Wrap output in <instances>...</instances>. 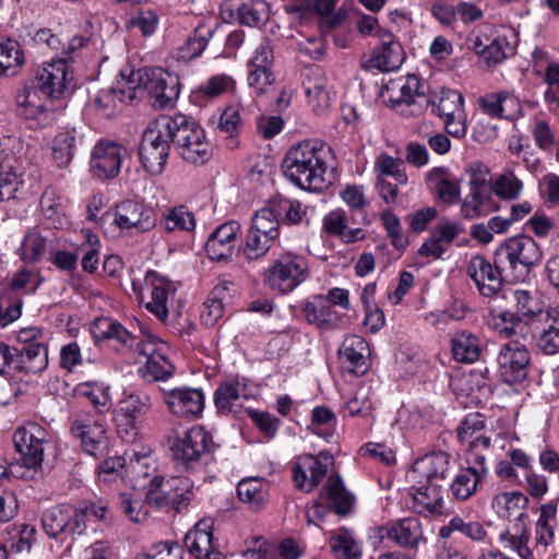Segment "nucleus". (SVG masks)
Listing matches in <instances>:
<instances>
[{"label": "nucleus", "instance_id": "6ab92c4d", "mask_svg": "<svg viewBox=\"0 0 559 559\" xmlns=\"http://www.w3.org/2000/svg\"><path fill=\"white\" fill-rule=\"evenodd\" d=\"M81 513H76V508L69 504L53 506L41 515V525L45 533L57 538L62 534H83L86 530V523L81 521Z\"/></svg>", "mask_w": 559, "mask_h": 559}, {"label": "nucleus", "instance_id": "b1692460", "mask_svg": "<svg viewBox=\"0 0 559 559\" xmlns=\"http://www.w3.org/2000/svg\"><path fill=\"white\" fill-rule=\"evenodd\" d=\"M486 427L485 416L479 413H471L464 417L456 429L457 439L461 444L467 447V457H472L477 453L485 456L490 449L491 439L489 437L478 435Z\"/></svg>", "mask_w": 559, "mask_h": 559}, {"label": "nucleus", "instance_id": "774afa93", "mask_svg": "<svg viewBox=\"0 0 559 559\" xmlns=\"http://www.w3.org/2000/svg\"><path fill=\"white\" fill-rule=\"evenodd\" d=\"M47 241L46 238L38 231H29L22 245L24 259L36 262L40 260L46 252Z\"/></svg>", "mask_w": 559, "mask_h": 559}, {"label": "nucleus", "instance_id": "69168bd1", "mask_svg": "<svg viewBox=\"0 0 559 559\" xmlns=\"http://www.w3.org/2000/svg\"><path fill=\"white\" fill-rule=\"evenodd\" d=\"M115 223L121 229H129L140 224L139 204L135 201L127 200L117 205Z\"/></svg>", "mask_w": 559, "mask_h": 559}, {"label": "nucleus", "instance_id": "2f4dec72", "mask_svg": "<svg viewBox=\"0 0 559 559\" xmlns=\"http://www.w3.org/2000/svg\"><path fill=\"white\" fill-rule=\"evenodd\" d=\"M71 431L73 436L81 440V445L87 454L99 456L107 450L108 439L105 427L100 423L75 420L72 424Z\"/></svg>", "mask_w": 559, "mask_h": 559}, {"label": "nucleus", "instance_id": "4d7b16f0", "mask_svg": "<svg viewBox=\"0 0 559 559\" xmlns=\"http://www.w3.org/2000/svg\"><path fill=\"white\" fill-rule=\"evenodd\" d=\"M337 419L332 409L317 406L312 411L309 429L324 439H330L336 429Z\"/></svg>", "mask_w": 559, "mask_h": 559}, {"label": "nucleus", "instance_id": "5fc2aeb1", "mask_svg": "<svg viewBox=\"0 0 559 559\" xmlns=\"http://www.w3.org/2000/svg\"><path fill=\"white\" fill-rule=\"evenodd\" d=\"M262 210H271L275 219L280 222L282 213L285 214L284 222L289 225H297L301 223L306 215V210L302 204L297 200L281 199L270 202Z\"/></svg>", "mask_w": 559, "mask_h": 559}, {"label": "nucleus", "instance_id": "72a5a7b5", "mask_svg": "<svg viewBox=\"0 0 559 559\" xmlns=\"http://www.w3.org/2000/svg\"><path fill=\"white\" fill-rule=\"evenodd\" d=\"M140 414V397L131 394L120 401L116 413L117 432L119 437L134 443L139 437L138 417Z\"/></svg>", "mask_w": 559, "mask_h": 559}, {"label": "nucleus", "instance_id": "dca6fc26", "mask_svg": "<svg viewBox=\"0 0 559 559\" xmlns=\"http://www.w3.org/2000/svg\"><path fill=\"white\" fill-rule=\"evenodd\" d=\"M333 463L334 459L328 452L299 456L293 465V479L296 487L305 492L312 491L326 476Z\"/></svg>", "mask_w": 559, "mask_h": 559}, {"label": "nucleus", "instance_id": "cd10ccee", "mask_svg": "<svg viewBox=\"0 0 559 559\" xmlns=\"http://www.w3.org/2000/svg\"><path fill=\"white\" fill-rule=\"evenodd\" d=\"M121 166V148L116 143L98 142L91 155L90 168L99 179L115 178Z\"/></svg>", "mask_w": 559, "mask_h": 559}, {"label": "nucleus", "instance_id": "6e6552de", "mask_svg": "<svg viewBox=\"0 0 559 559\" xmlns=\"http://www.w3.org/2000/svg\"><path fill=\"white\" fill-rule=\"evenodd\" d=\"M309 276L306 259L292 251L281 253L264 271V283L273 292L288 294Z\"/></svg>", "mask_w": 559, "mask_h": 559}, {"label": "nucleus", "instance_id": "aec40b11", "mask_svg": "<svg viewBox=\"0 0 559 559\" xmlns=\"http://www.w3.org/2000/svg\"><path fill=\"white\" fill-rule=\"evenodd\" d=\"M530 360V353L520 340L503 344L498 355V365L503 380L509 384L524 381L527 377Z\"/></svg>", "mask_w": 559, "mask_h": 559}, {"label": "nucleus", "instance_id": "7c9ffc66", "mask_svg": "<svg viewBox=\"0 0 559 559\" xmlns=\"http://www.w3.org/2000/svg\"><path fill=\"white\" fill-rule=\"evenodd\" d=\"M169 411L182 417H197L204 407V395L198 389H174L164 397Z\"/></svg>", "mask_w": 559, "mask_h": 559}, {"label": "nucleus", "instance_id": "3c124183", "mask_svg": "<svg viewBox=\"0 0 559 559\" xmlns=\"http://www.w3.org/2000/svg\"><path fill=\"white\" fill-rule=\"evenodd\" d=\"M265 487L266 484L262 478L253 477L242 479L238 483L237 493L242 502L258 510L266 502L267 493Z\"/></svg>", "mask_w": 559, "mask_h": 559}, {"label": "nucleus", "instance_id": "5701e85b", "mask_svg": "<svg viewBox=\"0 0 559 559\" xmlns=\"http://www.w3.org/2000/svg\"><path fill=\"white\" fill-rule=\"evenodd\" d=\"M468 466L462 468L450 485L451 495L456 500H467L477 491L478 485L487 477L486 457L475 453L466 456Z\"/></svg>", "mask_w": 559, "mask_h": 559}, {"label": "nucleus", "instance_id": "bb28decb", "mask_svg": "<svg viewBox=\"0 0 559 559\" xmlns=\"http://www.w3.org/2000/svg\"><path fill=\"white\" fill-rule=\"evenodd\" d=\"M185 546L197 559H221L222 552L213 544V522L200 520L185 536Z\"/></svg>", "mask_w": 559, "mask_h": 559}, {"label": "nucleus", "instance_id": "c9c22d12", "mask_svg": "<svg viewBox=\"0 0 559 559\" xmlns=\"http://www.w3.org/2000/svg\"><path fill=\"white\" fill-rule=\"evenodd\" d=\"M301 310L308 323L323 330L335 328L342 319V314L331 307V302L324 299L323 295H316L306 300Z\"/></svg>", "mask_w": 559, "mask_h": 559}, {"label": "nucleus", "instance_id": "f3484780", "mask_svg": "<svg viewBox=\"0 0 559 559\" xmlns=\"http://www.w3.org/2000/svg\"><path fill=\"white\" fill-rule=\"evenodd\" d=\"M378 532L381 539L388 538L402 549L409 551H417L427 543L423 523L416 516L391 521L379 527Z\"/></svg>", "mask_w": 559, "mask_h": 559}, {"label": "nucleus", "instance_id": "393cba45", "mask_svg": "<svg viewBox=\"0 0 559 559\" xmlns=\"http://www.w3.org/2000/svg\"><path fill=\"white\" fill-rule=\"evenodd\" d=\"M142 356L145 357L144 378L150 381H165L171 377L174 366L165 354V345L152 340L150 333L142 330Z\"/></svg>", "mask_w": 559, "mask_h": 559}, {"label": "nucleus", "instance_id": "f03ea898", "mask_svg": "<svg viewBox=\"0 0 559 559\" xmlns=\"http://www.w3.org/2000/svg\"><path fill=\"white\" fill-rule=\"evenodd\" d=\"M330 148L316 140L302 141L292 146L282 163L287 180L307 191H322L330 181L326 179Z\"/></svg>", "mask_w": 559, "mask_h": 559}, {"label": "nucleus", "instance_id": "f257e3e1", "mask_svg": "<svg viewBox=\"0 0 559 559\" xmlns=\"http://www.w3.org/2000/svg\"><path fill=\"white\" fill-rule=\"evenodd\" d=\"M449 468L450 456L442 451L428 453L414 462L407 473L413 512L421 515H442L445 512L443 485Z\"/></svg>", "mask_w": 559, "mask_h": 559}, {"label": "nucleus", "instance_id": "49530a36", "mask_svg": "<svg viewBox=\"0 0 559 559\" xmlns=\"http://www.w3.org/2000/svg\"><path fill=\"white\" fill-rule=\"evenodd\" d=\"M472 48L487 64L500 63L513 53V47L504 36H497L488 44H483L481 39L476 37Z\"/></svg>", "mask_w": 559, "mask_h": 559}, {"label": "nucleus", "instance_id": "0eeeda50", "mask_svg": "<svg viewBox=\"0 0 559 559\" xmlns=\"http://www.w3.org/2000/svg\"><path fill=\"white\" fill-rule=\"evenodd\" d=\"M280 222L271 210L255 212L245 240L239 247L240 255L248 262L263 259L280 238Z\"/></svg>", "mask_w": 559, "mask_h": 559}, {"label": "nucleus", "instance_id": "39448f33", "mask_svg": "<svg viewBox=\"0 0 559 559\" xmlns=\"http://www.w3.org/2000/svg\"><path fill=\"white\" fill-rule=\"evenodd\" d=\"M543 257L538 243L530 236L504 239L495 251V263L506 270L512 280L526 276Z\"/></svg>", "mask_w": 559, "mask_h": 559}, {"label": "nucleus", "instance_id": "ddd939ff", "mask_svg": "<svg viewBox=\"0 0 559 559\" xmlns=\"http://www.w3.org/2000/svg\"><path fill=\"white\" fill-rule=\"evenodd\" d=\"M178 478L165 479L164 476H153L146 481H142L144 489V502L156 510H176L180 511L182 506L189 500L188 492L179 489Z\"/></svg>", "mask_w": 559, "mask_h": 559}, {"label": "nucleus", "instance_id": "e433bc0d", "mask_svg": "<svg viewBox=\"0 0 559 559\" xmlns=\"http://www.w3.org/2000/svg\"><path fill=\"white\" fill-rule=\"evenodd\" d=\"M145 282L152 285L151 300L145 304V308L159 321L165 322L168 318V297L175 294V289L170 282L154 271L146 273Z\"/></svg>", "mask_w": 559, "mask_h": 559}, {"label": "nucleus", "instance_id": "9d476101", "mask_svg": "<svg viewBox=\"0 0 559 559\" xmlns=\"http://www.w3.org/2000/svg\"><path fill=\"white\" fill-rule=\"evenodd\" d=\"M392 107L403 115L419 116L425 111L427 94L417 75L391 79L383 87Z\"/></svg>", "mask_w": 559, "mask_h": 559}, {"label": "nucleus", "instance_id": "4c0bfd02", "mask_svg": "<svg viewBox=\"0 0 559 559\" xmlns=\"http://www.w3.org/2000/svg\"><path fill=\"white\" fill-rule=\"evenodd\" d=\"M557 504L554 502L545 503L540 507V515L536 523L534 540L528 543V551L532 552V559L543 557L547 548L554 542V532L549 524L550 520L556 518Z\"/></svg>", "mask_w": 559, "mask_h": 559}, {"label": "nucleus", "instance_id": "bf43d9fd", "mask_svg": "<svg viewBox=\"0 0 559 559\" xmlns=\"http://www.w3.org/2000/svg\"><path fill=\"white\" fill-rule=\"evenodd\" d=\"M374 170L378 174V179L383 176H391L400 185L407 182V176L403 168V162L394 158L388 154H380L374 162Z\"/></svg>", "mask_w": 559, "mask_h": 559}, {"label": "nucleus", "instance_id": "13d9d810", "mask_svg": "<svg viewBox=\"0 0 559 559\" xmlns=\"http://www.w3.org/2000/svg\"><path fill=\"white\" fill-rule=\"evenodd\" d=\"M330 547L338 558L343 559H357L361 555L359 545L352 533L345 528L331 536Z\"/></svg>", "mask_w": 559, "mask_h": 559}, {"label": "nucleus", "instance_id": "7ed1b4c3", "mask_svg": "<svg viewBox=\"0 0 559 559\" xmlns=\"http://www.w3.org/2000/svg\"><path fill=\"white\" fill-rule=\"evenodd\" d=\"M527 498L519 492H502L493 497L491 508L496 514L508 520V525L499 534V542L504 549L513 551L521 559H532L528 551V515L525 511Z\"/></svg>", "mask_w": 559, "mask_h": 559}, {"label": "nucleus", "instance_id": "a878e982", "mask_svg": "<svg viewBox=\"0 0 559 559\" xmlns=\"http://www.w3.org/2000/svg\"><path fill=\"white\" fill-rule=\"evenodd\" d=\"M240 224L228 221L212 231L205 242V251L211 260L226 261L233 257Z\"/></svg>", "mask_w": 559, "mask_h": 559}, {"label": "nucleus", "instance_id": "4468645a", "mask_svg": "<svg viewBox=\"0 0 559 559\" xmlns=\"http://www.w3.org/2000/svg\"><path fill=\"white\" fill-rule=\"evenodd\" d=\"M379 37L380 46L371 51L370 55H364L360 58V67L366 71L391 72L397 70L405 60L404 49L394 35L386 29L376 32Z\"/></svg>", "mask_w": 559, "mask_h": 559}, {"label": "nucleus", "instance_id": "ea45409f", "mask_svg": "<svg viewBox=\"0 0 559 559\" xmlns=\"http://www.w3.org/2000/svg\"><path fill=\"white\" fill-rule=\"evenodd\" d=\"M321 499L330 501L331 509L338 515L348 514L355 503V497L346 490L338 475H330L320 493Z\"/></svg>", "mask_w": 559, "mask_h": 559}, {"label": "nucleus", "instance_id": "338daca9", "mask_svg": "<svg viewBox=\"0 0 559 559\" xmlns=\"http://www.w3.org/2000/svg\"><path fill=\"white\" fill-rule=\"evenodd\" d=\"M248 85L258 95L269 94L273 90L274 76L271 70L248 69Z\"/></svg>", "mask_w": 559, "mask_h": 559}, {"label": "nucleus", "instance_id": "09e8293b", "mask_svg": "<svg viewBox=\"0 0 559 559\" xmlns=\"http://www.w3.org/2000/svg\"><path fill=\"white\" fill-rule=\"evenodd\" d=\"M214 34V28L206 24H199L193 35L178 48V59L190 60L199 57L207 46L209 40Z\"/></svg>", "mask_w": 559, "mask_h": 559}, {"label": "nucleus", "instance_id": "a18cd8bd", "mask_svg": "<svg viewBox=\"0 0 559 559\" xmlns=\"http://www.w3.org/2000/svg\"><path fill=\"white\" fill-rule=\"evenodd\" d=\"M451 350L456 361L475 362L481 353L479 338L471 332L460 331L451 340Z\"/></svg>", "mask_w": 559, "mask_h": 559}, {"label": "nucleus", "instance_id": "412c9836", "mask_svg": "<svg viewBox=\"0 0 559 559\" xmlns=\"http://www.w3.org/2000/svg\"><path fill=\"white\" fill-rule=\"evenodd\" d=\"M467 274L485 297L495 296L502 288L504 280L510 277L506 270H500L495 262L491 264L478 254L468 261Z\"/></svg>", "mask_w": 559, "mask_h": 559}, {"label": "nucleus", "instance_id": "423d86ee", "mask_svg": "<svg viewBox=\"0 0 559 559\" xmlns=\"http://www.w3.org/2000/svg\"><path fill=\"white\" fill-rule=\"evenodd\" d=\"M140 87V72L133 68L120 71V79L115 87L100 90L90 102V107L104 118H112L124 106L136 100V91Z\"/></svg>", "mask_w": 559, "mask_h": 559}, {"label": "nucleus", "instance_id": "603ef678", "mask_svg": "<svg viewBox=\"0 0 559 559\" xmlns=\"http://www.w3.org/2000/svg\"><path fill=\"white\" fill-rule=\"evenodd\" d=\"M92 333L97 341L116 338L126 347H131L134 341V337L120 323L108 318L96 319Z\"/></svg>", "mask_w": 559, "mask_h": 559}, {"label": "nucleus", "instance_id": "2eb2a0df", "mask_svg": "<svg viewBox=\"0 0 559 559\" xmlns=\"http://www.w3.org/2000/svg\"><path fill=\"white\" fill-rule=\"evenodd\" d=\"M211 436L201 426H194L181 433H177L170 444L174 461L186 467H191L201 457L210 452Z\"/></svg>", "mask_w": 559, "mask_h": 559}, {"label": "nucleus", "instance_id": "f8f14e48", "mask_svg": "<svg viewBox=\"0 0 559 559\" xmlns=\"http://www.w3.org/2000/svg\"><path fill=\"white\" fill-rule=\"evenodd\" d=\"M48 437L47 430L34 421H28L16 428L12 440L25 467L37 469L41 466Z\"/></svg>", "mask_w": 559, "mask_h": 559}, {"label": "nucleus", "instance_id": "680f3d73", "mask_svg": "<svg viewBox=\"0 0 559 559\" xmlns=\"http://www.w3.org/2000/svg\"><path fill=\"white\" fill-rule=\"evenodd\" d=\"M75 136L70 132L57 134L52 141V158L58 167H67L73 157Z\"/></svg>", "mask_w": 559, "mask_h": 559}, {"label": "nucleus", "instance_id": "de8ad7c7", "mask_svg": "<svg viewBox=\"0 0 559 559\" xmlns=\"http://www.w3.org/2000/svg\"><path fill=\"white\" fill-rule=\"evenodd\" d=\"M524 189L523 181L513 170H506L495 176L490 183V191L503 201L518 200Z\"/></svg>", "mask_w": 559, "mask_h": 559}, {"label": "nucleus", "instance_id": "0e129e2a", "mask_svg": "<svg viewBox=\"0 0 559 559\" xmlns=\"http://www.w3.org/2000/svg\"><path fill=\"white\" fill-rule=\"evenodd\" d=\"M544 81L548 84L547 90L544 93L545 103L550 109L559 108V63L548 64Z\"/></svg>", "mask_w": 559, "mask_h": 559}, {"label": "nucleus", "instance_id": "473e14b6", "mask_svg": "<svg viewBox=\"0 0 559 559\" xmlns=\"http://www.w3.org/2000/svg\"><path fill=\"white\" fill-rule=\"evenodd\" d=\"M248 397L245 379L235 378L222 383L214 393V403L222 414H237Z\"/></svg>", "mask_w": 559, "mask_h": 559}, {"label": "nucleus", "instance_id": "4be33fe9", "mask_svg": "<svg viewBox=\"0 0 559 559\" xmlns=\"http://www.w3.org/2000/svg\"><path fill=\"white\" fill-rule=\"evenodd\" d=\"M301 84L312 111L318 116L326 114L332 105L333 94L328 87L323 69L319 66L305 68Z\"/></svg>", "mask_w": 559, "mask_h": 559}, {"label": "nucleus", "instance_id": "c03bdc74", "mask_svg": "<svg viewBox=\"0 0 559 559\" xmlns=\"http://www.w3.org/2000/svg\"><path fill=\"white\" fill-rule=\"evenodd\" d=\"M478 103L487 115L496 118L509 117L519 107L516 97L508 91L486 94Z\"/></svg>", "mask_w": 559, "mask_h": 559}, {"label": "nucleus", "instance_id": "9b49d317", "mask_svg": "<svg viewBox=\"0 0 559 559\" xmlns=\"http://www.w3.org/2000/svg\"><path fill=\"white\" fill-rule=\"evenodd\" d=\"M142 87L146 91L152 106L159 110L174 108L180 95L179 78L160 67L143 70Z\"/></svg>", "mask_w": 559, "mask_h": 559}, {"label": "nucleus", "instance_id": "a19ab883", "mask_svg": "<svg viewBox=\"0 0 559 559\" xmlns=\"http://www.w3.org/2000/svg\"><path fill=\"white\" fill-rule=\"evenodd\" d=\"M431 107V112L441 118L463 110L464 97L455 90L442 87L439 92L428 94L425 110Z\"/></svg>", "mask_w": 559, "mask_h": 559}, {"label": "nucleus", "instance_id": "20e7f679", "mask_svg": "<svg viewBox=\"0 0 559 559\" xmlns=\"http://www.w3.org/2000/svg\"><path fill=\"white\" fill-rule=\"evenodd\" d=\"M168 124L169 139L179 155L187 163L202 165L210 160L213 148L204 129L192 118L183 114L164 115Z\"/></svg>", "mask_w": 559, "mask_h": 559}, {"label": "nucleus", "instance_id": "1a4fd4ad", "mask_svg": "<svg viewBox=\"0 0 559 559\" xmlns=\"http://www.w3.org/2000/svg\"><path fill=\"white\" fill-rule=\"evenodd\" d=\"M164 115L152 120L142 133V165L153 176L164 171L170 152L168 124Z\"/></svg>", "mask_w": 559, "mask_h": 559}, {"label": "nucleus", "instance_id": "c756f323", "mask_svg": "<svg viewBox=\"0 0 559 559\" xmlns=\"http://www.w3.org/2000/svg\"><path fill=\"white\" fill-rule=\"evenodd\" d=\"M52 98H46L41 87L31 80L17 91L15 102L19 114L25 119H47V102Z\"/></svg>", "mask_w": 559, "mask_h": 559}, {"label": "nucleus", "instance_id": "052dcab7", "mask_svg": "<svg viewBox=\"0 0 559 559\" xmlns=\"http://www.w3.org/2000/svg\"><path fill=\"white\" fill-rule=\"evenodd\" d=\"M512 298L515 302L516 316L521 319H533L542 316V306L531 292L524 289L512 290Z\"/></svg>", "mask_w": 559, "mask_h": 559}, {"label": "nucleus", "instance_id": "8fccbe9b", "mask_svg": "<svg viewBox=\"0 0 559 559\" xmlns=\"http://www.w3.org/2000/svg\"><path fill=\"white\" fill-rule=\"evenodd\" d=\"M160 223L166 233L192 231L195 228L194 214L183 205L168 209L163 214Z\"/></svg>", "mask_w": 559, "mask_h": 559}, {"label": "nucleus", "instance_id": "79ce46f5", "mask_svg": "<svg viewBox=\"0 0 559 559\" xmlns=\"http://www.w3.org/2000/svg\"><path fill=\"white\" fill-rule=\"evenodd\" d=\"M19 352V372L38 373L48 366V348L44 343L22 345Z\"/></svg>", "mask_w": 559, "mask_h": 559}, {"label": "nucleus", "instance_id": "a211bd4d", "mask_svg": "<svg viewBox=\"0 0 559 559\" xmlns=\"http://www.w3.org/2000/svg\"><path fill=\"white\" fill-rule=\"evenodd\" d=\"M46 98L60 99L74 90L73 72L63 59L46 63L34 78Z\"/></svg>", "mask_w": 559, "mask_h": 559}, {"label": "nucleus", "instance_id": "6e6d98bb", "mask_svg": "<svg viewBox=\"0 0 559 559\" xmlns=\"http://www.w3.org/2000/svg\"><path fill=\"white\" fill-rule=\"evenodd\" d=\"M239 23L247 26H258L269 20V5L263 0L243 2L237 10Z\"/></svg>", "mask_w": 559, "mask_h": 559}, {"label": "nucleus", "instance_id": "864d4df0", "mask_svg": "<svg viewBox=\"0 0 559 559\" xmlns=\"http://www.w3.org/2000/svg\"><path fill=\"white\" fill-rule=\"evenodd\" d=\"M492 323L498 333L507 338L520 340L524 338V330L526 325L523 324L522 319L510 310L500 311L497 313L491 312Z\"/></svg>", "mask_w": 559, "mask_h": 559}, {"label": "nucleus", "instance_id": "e2e57ef3", "mask_svg": "<svg viewBox=\"0 0 559 559\" xmlns=\"http://www.w3.org/2000/svg\"><path fill=\"white\" fill-rule=\"evenodd\" d=\"M224 288L215 287L203 305L200 318L205 326H213L224 314V305L221 295Z\"/></svg>", "mask_w": 559, "mask_h": 559}, {"label": "nucleus", "instance_id": "f704fd0d", "mask_svg": "<svg viewBox=\"0 0 559 559\" xmlns=\"http://www.w3.org/2000/svg\"><path fill=\"white\" fill-rule=\"evenodd\" d=\"M426 185L437 198L445 203H454L461 193L460 181L447 167H435L426 174Z\"/></svg>", "mask_w": 559, "mask_h": 559}, {"label": "nucleus", "instance_id": "37998d69", "mask_svg": "<svg viewBox=\"0 0 559 559\" xmlns=\"http://www.w3.org/2000/svg\"><path fill=\"white\" fill-rule=\"evenodd\" d=\"M24 64V53L20 44L0 36V79L15 76Z\"/></svg>", "mask_w": 559, "mask_h": 559}, {"label": "nucleus", "instance_id": "c85d7f7f", "mask_svg": "<svg viewBox=\"0 0 559 559\" xmlns=\"http://www.w3.org/2000/svg\"><path fill=\"white\" fill-rule=\"evenodd\" d=\"M462 231L463 228L457 223L449 221L439 223L419 247L418 254L424 258L440 259Z\"/></svg>", "mask_w": 559, "mask_h": 559}, {"label": "nucleus", "instance_id": "58836bf2", "mask_svg": "<svg viewBox=\"0 0 559 559\" xmlns=\"http://www.w3.org/2000/svg\"><path fill=\"white\" fill-rule=\"evenodd\" d=\"M338 354L343 365L349 372L362 374L367 370L369 348L367 342L361 336H347L343 341Z\"/></svg>", "mask_w": 559, "mask_h": 559}]
</instances>
